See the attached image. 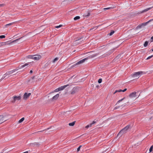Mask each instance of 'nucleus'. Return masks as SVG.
I'll return each mask as SVG.
<instances>
[{"mask_svg":"<svg viewBox=\"0 0 153 153\" xmlns=\"http://www.w3.org/2000/svg\"><path fill=\"white\" fill-rule=\"evenodd\" d=\"M23 37V36H22L20 38H19V39H17L16 40H14L10 43H9V42H10V41H7L6 42H1L0 43L1 44V46H4V45H10V44H11L12 43L16 42L19 40L20 39H22Z\"/></svg>","mask_w":153,"mask_h":153,"instance_id":"obj_1","label":"nucleus"},{"mask_svg":"<svg viewBox=\"0 0 153 153\" xmlns=\"http://www.w3.org/2000/svg\"><path fill=\"white\" fill-rule=\"evenodd\" d=\"M144 72L142 71L134 72L133 74L131 75V76L133 77H138V78L141 75L143 74Z\"/></svg>","mask_w":153,"mask_h":153,"instance_id":"obj_2","label":"nucleus"},{"mask_svg":"<svg viewBox=\"0 0 153 153\" xmlns=\"http://www.w3.org/2000/svg\"><path fill=\"white\" fill-rule=\"evenodd\" d=\"M153 20V19H151L149 20V21H148V22H146L143 23H142L140 25H138V26H137V27L135 29L137 30L138 29L141 28L143 26H145L146 25L149 23V22H151Z\"/></svg>","mask_w":153,"mask_h":153,"instance_id":"obj_3","label":"nucleus"},{"mask_svg":"<svg viewBox=\"0 0 153 153\" xmlns=\"http://www.w3.org/2000/svg\"><path fill=\"white\" fill-rule=\"evenodd\" d=\"M21 98V96L19 95L18 96H14L12 97L11 100V102L12 103H14L16 101L20 100Z\"/></svg>","mask_w":153,"mask_h":153,"instance_id":"obj_4","label":"nucleus"},{"mask_svg":"<svg viewBox=\"0 0 153 153\" xmlns=\"http://www.w3.org/2000/svg\"><path fill=\"white\" fill-rule=\"evenodd\" d=\"M68 85H63V86H62L59 88H58L54 90V92H57L60 91H62L64 89H65L66 87L68 86Z\"/></svg>","mask_w":153,"mask_h":153,"instance_id":"obj_5","label":"nucleus"},{"mask_svg":"<svg viewBox=\"0 0 153 153\" xmlns=\"http://www.w3.org/2000/svg\"><path fill=\"white\" fill-rule=\"evenodd\" d=\"M137 94H138V92H134L131 93L129 95V97L131 98H135L137 96Z\"/></svg>","mask_w":153,"mask_h":153,"instance_id":"obj_6","label":"nucleus"},{"mask_svg":"<svg viewBox=\"0 0 153 153\" xmlns=\"http://www.w3.org/2000/svg\"><path fill=\"white\" fill-rule=\"evenodd\" d=\"M31 93H27V92H25L24 94L23 97V99L24 100H26L28 98L30 95Z\"/></svg>","mask_w":153,"mask_h":153,"instance_id":"obj_7","label":"nucleus"},{"mask_svg":"<svg viewBox=\"0 0 153 153\" xmlns=\"http://www.w3.org/2000/svg\"><path fill=\"white\" fill-rule=\"evenodd\" d=\"M114 50H112L109 51L108 52H107L106 53H105L102 56V57H105L107 56H108L110 55L111 53H112L114 51Z\"/></svg>","mask_w":153,"mask_h":153,"instance_id":"obj_8","label":"nucleus"},{"mask_svg":"<svg viewBox=\"0 0 153 153\" xmlns=\"http://www.w3.org/2000/svg\"><path fill=\"white\" fill-rule=\"evenodd\" d=\"M29 145L31 147H39L40 146V144L38 143H30Z\"/></svg>","mask_w":153,"mask_h":153,"instance_id":"obj_9","label":"nucleus"},{"mask_svg":"<svg viewBox=\"0 0 153 153\" xmlns=\"http://www.w3.org/2000/svg\"><path fill=\"white\" fill-rule=\"evenodd\" d=\"M33 59L35 60H38L41 57V56L39 55H33Z\"/></svg>","mask_w":153,"mask_h":153,"instance_id":"obj_10","label":"nucleus"},{"mask_svg":"<svg viewBox=\"0 0 153 153\" xmlns=\"http://www.w3.org/2000/svg\"><path fill=\"white\" fill-rule=\"evenodd\" d=\"M59 94H58L54 96L52 98L49 99L50 101H52L53 100H56L59 97Z\"/></svg>","mask_w":153,"mask_h":153,"instance_id":"obj_11","label":"nucleus"},{"mask_svg":"<svg viewBox=\"0 0 153 153\" xmlns=\"http://www.w3.org/2000/svg\"><path fill=\"white\" fill-rule=\"evenodd\" d=\"M31 62H28L25 64L22 65H19L18 68L19 69H21L22 68L30 64Z\"/></svg>","mask_w":153,"mask_h":153,"instance_id":"obj_12","label":"nucleus"},{"mask_svg":"<svg viewBox=\"0 0 153 153\" xmlns=\"http://www.w3.org/2000/svg\"><path fill=\"white\" fill-rule=\"evenodd\" d=\"M77 87L74 88L72 90L71 94H74L76 93L77 92Z\"/></svg>","mask_w":153,"mask_h":153,"instance_id":"obj_13","label":"nucleus"},{"mask_svg":"<svg viewBox=\"0 0 153 153\" xmlns=\"http://www.w3.org/2000/svg\"><path fill=\"white\" fill-rule=\"evenodd\" d=\"M90 15V12L89 11H88L87 12H86L83 14V16L85 17H88Z\"/></svg>","mask_w":153,"mask_h":153,"instance_id":"obj_14","label":"nucleus"},{"mask_svg":"<svg viewBox=\"0 0 153 153\" xmlns=\"http://www.w3.org/2000/svg\"><path fill=\"white\" fill-rule=\"evenodd\" d=\"M4 116L3 115H0V124L5 121L6 120L4 119Z\"/></svg>","mask_w":153,"mask_h":153,"instance_id":"obj_15","label":"nucleus"},{"mask_svg":"<svg viewBox=\"0 0 153 153\" xmlns=\"http://www.w3.org/2000/svg\"><path fill=\"white\" fill-rule=\"evenodd\" d=\"M13 73H14V71H13V70H12L11 71H8L5 74H4V75H6V76L9 75H10V74H11Z\"/></svg>","mask_w":153,"mask_h":153,"instance_id":"obj_16","label":"nucleus"},{"mask_svg":"<svg viewBox=\"0 0 153 153\" xmlns=\"http://www.w3.org/2000/svg\"><path fill=\"white\" fill-rule=\"evenodd\" d=\"M116 7L115 6H111L109 7L105 8L103 9V10H108L109 9H114Z\"/></svg>","mask_w":153,"mask_h":153,"instance_id":"obj_17","label":"nucleus"},{"mask_svg":"<svg viewBox=\"0 0 153 153\" xmlns=\"http://www.w3.org/2000/svg\"><path fill=\"white\" fill-rule=\"evenodd\" d=\"M131 128V126L130 125H129L124 127V128L126 131H127L129 129Z\"/></svg>","mask_w":153,"mask_h":153,"instance_id":"obj_18","label":"nucleus"},{"mask_svg":"<svg viewBox=\"0 0 153 153\" xmlns=\"http://www.w3.org/2000/svg\"><path fill=\"white\" fill-rule=\"evenodd\" d=\"M124 134L123 132H122L121 131L119 132V133L117 134V137H120L122 135Z\"/></svg>","mask_w":153,"mask_h":153,"instance_id":"obj_19","label":"nucleus"},{"mask_svg":"<svg viewBox=\"0 0 153 153\" xmlns=\"http://www.w3.org/2000/svg\"><path fill=\"white\" fill-rule=\"evenodd\" d=\"M34 56L33 55H29L27 56L26 57L28 59H33Z\"/></svg>","mask_w":153,"mask_h":153,"instance_id":"obj_20","label":"nucleus"},{"mask_svg":"<svg viewBox=\"0 0 153 153\" xmlns=\"http://www.w3.org/2000/svg\"><path fill=\"white\" fill-rule=\"evenodd\" d=\"M75 123V121H74L73 122L69 123V125L70 126H73L74 125Z\"/></svg>","mask_w":153,"mask_h":153,"instance_id":"obj_21","label":"nucleus"},{"mask_svg":"<svg viewBox=\"0 0 153 153\" xmlns=\"http://www.w3.org/2000/svg\"><path fill=\"white\" fill-rule=\"evenodd\" d=\"M88 57H86V58H85L81 60V62H82V63H83L84 62H85V61L86 60L88 59Z\"/></svg>","mask_w":153,"mask_h":153,"instance_id":"obj_22","label":"nucleus"},{"mask_svg":"<svg viewBox=\"0 0 153 153\" xmlns=\"http://www.w3.org/2000/svg\"><path fill=\"white\" fill-rule=\"evenodd\" d=\"M88 57H86V58H85L81 60V62H82V63H83L84 62H85V61L86 60L88 59Z\"/></svg>","mask_w":153,"mask_h":153,"instance_id":"obj_23","label":"nucleus"},{"mask_svg":"<svg viewBox=\"0 0 153 153\" xmlns=\"http://www.w3.org/2000/svg\"><path fill=\"white\" fill-rule=\"evenodd\" d=\"M80 18V16H76L74 18V20H76L78 19H79Z\"/></svg>","mask_w":153,"mask_h":153,"instance_id":"obj_24","label":"nucleus"},{"mask_svg":"<svg viewBox=\"0 0 153 153\" xmlns=\"http://www.w3.org/2000/svg\"><path fill=\"white\" fill-rule=\"evenodd\" d=\"M25 119V118L24 117H22V118L19 121V123H22V122H23Z\"/></svg>","mask_w":153,"mask_h":153,"instance_id":"obj_25","label":"nucleus"},{"mask_svg":"<svg viewBox=\"0 0 153 153\" xmlns=\"http://www.w3.org/2000/svg\"><path fill=\"white\" fill-rule=\"evenodd\" d=\"M148 44V42L147 41H146L145 42L144 44V47H146Z\"/></svg>","mask_w":153,"mask_h":153,"instance_id":"obj_26","label":"nucleus"},{"mask_svg":"<svg viewBox=\"0 0 153 153\" xmlns=\"http://www.w3.org/2000/svg\"><path fill=\"white\" fill-rule=\"evenodd\" d=\"M58 59L59 58L58 57H56L53 60L52 62L53 63H54L56 61H57Z\"/></svg>","mask_w":153,"mask_h":153,"instance_id":"obj_27","label":"nucleus"},{"mask_svg":"<svg viewBox=\"0 0 153 153\" xmlns=\"http://www.w3.org/2000/svg\"><path fill=\"white\" fill-rule=\"evenodd\" d=\"M114 33V31L113 30H111V32L109 34H108L110 36H111Z\"/></svg>","mask_w":153,"mask_h":153,"instance_id":"obj_28","label":"nucleus"},{"mask_svg":"<svg viewBox=\"0 0 153 153\" xmlns=\"http://www.w3.org/2000/svg\"><path fill=\"white\" fill-rule=\"evenodd\" d=\"M122 92V90L121 89H119L118 90H116L115 91V92L114 93V94H115V93H117V92Z\"/></svg>","mask_w":153,"mask_h":153,"instance_id":"obj_29","label":"nucleus"},{"mask_svg":"<svg viewBox=\"0 0 153 153\" xmlns=\"http://www.w3.org/2000/svg\"><path fill=\"white\" fill-rule=\"evenodd\" d=\"M121 131L122 132H123V134H125V133H126V131H126V130H125L124 128L123 129H122Z\"/></svg>","mask_w":153,"mask_h":153,"instance_id":"obj_30","label":"nucleus"},{"mask_svg":"<svg viewBox=\"0 0 153 153\" xmlns=\"http://www.w3.org/2000/svg\"><path fill=\"white\" fill-rule=\"evenodd\" d=\"M121 131L122 132H123V134H125V133H126V131H126V130H125L124 128L123 129H122Z\"/></svg>","mask_w":153,"mask_h":153,"instance_id":"obj_31","label":"nucleus"},{"mask_svg":"<svg viewBox=\"0 0 153 153\" xmlns=\"http://www.w3.org/2000/svg\"><path fill=\"white\" fill-rule=\"evenodd\" d=\"M153 145H152L151 146V147H150V148L149 149V152H151L152 151V149H153Z\"/></svg>","mask_w":153,"mask_h":153,"instance_id":"obj_32","label":"nucleus"},{"mask_svg":"<svg viewBox=\"0 0 153 153\" xmlns=\"http://www.w3.org/2000/svg\"><path fill=\"white\" fill-rule=\"evenodd\" d=\"M13 23H11L9 24H7L5 25L6 27H8V26L12 25L13 24Z\"/></svg>","mask_w":153,"mask_h":153,"instance_id":"obj_33","label":"nucleus"},{"mask_svg":"<svg viewBox=\"0 0 153 153\" xmlns=\"http://www.w3.org/2000/svg\"><path fill=\"white\" fill-rule=\"evenodd\" d=\"M6 76V75H4H4H3V76L2 77V78H1V79H0V82L3 79L5 78Z\"/></svg>","mask_w":153,"mask_h":153,"instance_id":"obj_34","label":"nucleus"},{"mask_svg":"<svg viewBox=\"0 0 153 153\" xmlns=\"http://www.w3.org/2000/svg\"><path fill=\"white\" fill-rule=\"evenodd\" d=\"M92 126L91 124L90 123L89 125H88L86 126L85 128H88L89 127H91Z\"/></svg>","mask_w":153,"mask_h":153,"instance_id":"obj_35","label":"nucleus"},{"mask_svg":"<svg viewBox=\"0 0 153 153\" xmlns=\"http://www.w3.org/2000/svg\"><path fill=\"white\" fill-rule=\"evenodd\" d=\"M97 54H93L91 56H90L91 58H93L97 56Z\"/></svg>","mask_w":153,"mask_h":153,"instance_id":"obj_36","label":"nucleus"},{"mask_svg":"<svg viewBox=\"0 0 153 153\" xmlns=\"http://www.w3.org/2000/svg\"><path fill=\"white\" fill-rule=\"evenodd\" d=\"M124 99H125V97H124L123 98L120 100H119V101H118L117 102V104L120 103V102H121V101H123Z\"/></svg>","mask_w":153,"mask_h":153,"instance_id":"obj_37","label":"nucleus"},{"mask_svg":"<svg viewBox=\"0 0 153 153\" xmlns=\"http://www.w3.org/2000/svg\"><path fill=\"white\" fill-rule=\"evenodd\" d=\"M122 106V105H121V106H116V107H115L114 108V110H116V109H117L118 108H120Z\"/></svg>","mask_w":153,"mask_h":153,"instance_id":"obj_38","label":"nucleus"},{"mask_svg":"<svg viewBox=\"0 0 153 153\" xmlns=\"http://www.w3.org/2000/svg\"><path fill=\"white\" fill-rule=\"evenodd\" d=\"M62 26V25H59V26H55V27L56 28H59V27H61Z\"/></svg>","mask_w":153,"mask_h":153,"instance_id":"obj_39","label":"nucleus"},{"mask_svg":"<svg viewBox=\"0 0 153 153\" xmlns=\"http://www.w3.org/2000/svg\"><path fill=\"white\" fill-rule=\"evenodd\" d=\"M102 81V79H99V80H98V82L99 83H101Z\"/></svg>","mask_w":153,"mask_h":153,"instance_id":"obj_40","label":"nucleus"},{"mask_svg":"<svg viewBox=\"0 0 153 153\" xmlns=\"http://www.w3.org/2000/svg\"><path fill=\"white\" fill-rule=\"evenodd\" d=\"M153 56V55H152V56H149L146 59V60L149 59H151V58H152Z\"/></svg>","mask_w":153,"mask_h":153,"instance_id":"obj_41","label":"nucleus"},{"mask_svg":"<svg viewBox=\"0 0 153 153\" xmlns=\"http://www.w3.org/2000/svg\"><path fill=\"white\" fill-rule=\"evenodd\" d=\"M81 147H82L81 145H80L79 146V147L77 149V152H78L80 150V149Z\"/></svg>","mask_w":153,"mask_h":153,"instance_id":"obj_42","label":"nucleus"},{"mask_svg":"<svg viewBox=\"0 0 153 153\" xmlns=\"http://www.w3.org/2000/svg\"><path fill=\"white\" fill-rule=\"evenodd\" d=\"M5 36L4 35L0 36V39L4 38H5Z\"/></svg>","mask_w":153,"mask_h":153,"instance_id":"obj_43","label":"nucleus"},{"mask_svg":"<svg viewBox=\"0 0 153 153\" xmlns=\"http://www.w3.org/2000/svg\"><path fill=\"white\" fill-rule=\"evenodd\" d=\"M82 63V62H81V61L80 60V61H79V62H78L76 63V64L79 65V64H80Z\"/></svg>","mask_w":153,"mask_h":153,"instance_id":"obj_44","label":"nucleus"},{"mask_svg":"<svg viewBox=\"0 0 153 153\" xmlns=\"http://www.w3.org/2000/svg\"><path fill=\"white\" fill-rule=\"evenodd\" d=\"M16 68V69H14L13 70V71H14V72H15V71H17L18 70H19V68Z\"/></svg>","mask_w":153,"mask_h":153,"instance_id":"obj_45","label":"nucleus"},{"mask_svg":"<svg viewBox=\"0 0 153 153\" xmlns=\"http://www.w3.org/2000/svg\"><path fill=\"white\" fill-rule=\"evenodd\" d=\"M96 123V121H94L91 124V125H92L93 124H94Z\"/></svg>","mask_w":153,"mask_h":153,"instance_id":"obj_46","label":"nucleus"},{"mask_svg":"<svg viewBox=\"0 0 153 153\" xmlns=\"http://www.w3.org/2000/svg\"><path fill=\"white\" fill-rule=\"evenodd\" d=\"M4 5V4H0V9H2V7H3Z\"/></svg>","mask_w":153,"mask_h":153,"instance_id":"obj_47","label":"nucleus"},{"mask_svg":"<svg viewBox=\"0 0 153 153\" xmlns=\"http://www.w3.org/2000/svg\"><path fill=\"white\" fill-rule=\"evenodd\" d=\"M78 65V64H76V63L74 64V65H73L72 66H71V67H75V66H76V65Z\"/></svg>","mask_w":153,"mask_h":153,"instance_id":"obj_48","label":"nucleus"},{"mask_svg":"<svg viewBox=\"0 0 153 153\" xmlns=\"http://www.w3.org/2000/svg\"><path fill=\"white\" fill-rule=\"evenodd\" d=\"M98 27V26H95V27H94L93 28H94V29L95 30Z\"/></svg>","mask_w":153,"mask_h":153,"instance_id":"obj_49","label":"nucleus"},{"mask_svg":"<svg viewBox=\"0 0 153 153\" xmlns=\"http://www.w3.org/2000/svg\"><path fill=\"white\" fill-rule=\"evenodd\" d=\"M127 90V88H125L123 90H122V92H125Z\"/></svg>","mask_w":153,"mask_h":153,"instance_id":"obj_50","label":"nucleus"},{"mask_svg":"<svg viewBox=\"0 0 153 153\" xmlns=\"http://www.w3.org/2000/svg\"><path fill=\"white\" fill-rule=\"evenodd\" d=\"M148 10H143L140 13H143V12H144L147 11Z\"/></svg>","mask_w":153,"mask_h":153,"instance_id":"obj_51","label":"nucleus"},{"mask_svg":"<svg viewBox=\"0 0 153 153\" xmlns=\"http://www.w3.org/2000/svg\"><path fill=\"white\" fill-rule=\"evenodd\" d=\"M151 39L152 40L151 41V42H152L153 41V36H152L151 38Z\"/></svg>","mask_w":153,"mask_h":153,"instance_id":"obj_52","label":"nucleus"},{"mask_svg":"<svg viewBox=\"0 0 153 153\" xmlns=\"http://www.w3.org/2000/svg\"><path fill=\"white\" fill-rule=\"evenodd\" d=\"M34 77H35V76H33V77H31V78L32 79H34Z\"/></svg>","mask_w":153,"mask_h":153,"instance_id":"obj_53","label":"nucleus"},{"mask_svg":"<svg viewBox=\"0 0 153 153\" xmlns=\"http://www.w3.org/2000/svg\"><path fill=\"white\" fill-rule=\"evenodd\" d=\"M30 73H33V71L32 70H30Z\"/></svg>","mask_w":153,"mask_h":153,"instance_id":"obj_54","label":"nucleus"},{"mask_svg":"<svg viewBox=\"0 0 153 153\" xmlns=\"http://www.w3.org/2000/svg\"><path fill=\"white\" fill-rule=\"evenodd\" d=\"M96 87L97 88H99V86L98 85H97Z\"/></svg>","mask_w":153,"mask_h":153,"instance_id":"obj_55","label":"nucleus"},{"mask_svg":"<svg viewBox=\"0 0 153 153\" xmlns=\"http://www.w3.org/2000/svg\"><path fill=\"white\" fill-rule=\"evenodd\" d=\"M81 39V38H80V39H77V40H76V41H79V40H80V39Z\"/></svg>","mask_w":153,"mask_h":153,"instance_id":"obj_56","label":"nucleus"},{"mask_svg":"<svg viewBox=\"0 0 153 153\" xmlns=\"http://www.w3.org/2000/svg\"><path fill=\"white\" fill-rule=\"evenodd\" d=\"M151 8H148L147 9H146L145 10H150V9Z\"/></svg>","mask_w":153,"mask_h":153,"instance_id":"obj_57","label":"nucleus"},{"mask_svg":"<svg viewBox=\"0 0 153 153\" xmlns=\"http://www.w3.org/2000/svg\"><path fill=\"white\" fill-rule=\"evenodd\" d=\"M44 131V130H43V131H38V132H36V133H38V132H42V131Z\"/></svg>","mask_w":153,"mask_h":153,"instance_id":"obj_58","label":"nucleus"},{"mask_svg":"<svg viewBox=\"0 0 153 153\" xmlns=\"http://www.w3.org/2000/svg\"><path fill=\"white\" fill-rule=\"evenodd\" d=\"M93 29H94V28H91V29H90V30H93Z\"/></svg>","mask_w":153,"mask_h":153,"instance_id":"obj_59","label":"nucleus"},{"mask_svg":"<svg viewBox=\"0 0 153 153\" xmlns=\"http://www.w3.org/2000/svg\"><path fill=\"white\" fill-rule=\"evenodd\" d=\"M24 153H28V151H26V152H24Z\"/></svg>","mask_w":153,"mask_h":153,"instance_id":"obj_60","label":"nucleus"},{"mask_svg":"<svg viewBox=\"0 0 153 153\" xmlns=\"http://www.w3.org/2000/svg\"><path fill=\"white\" fill-rule=\"evenodd\" d=\"M49 128H47V130H48Z\"/></svg>","mask_w":153,"mask_h":153,"instance_id":"obj_61","label":"nucleus"},{"mask_svg":"<svg viewBox=\"0 0 153 153\" xmlns=\"http://www.w3.org/2000/svg\"><path fill=\"white\" fill-rule=\"evenodd\" d=\"M152 51H153V49H152Z\"/></svg>","mask_w":153,"mask_h":153,"instance_id":"obj_62","label":"nucleus"},{"mask_svg":"<svg viewBox=\"0 0 153 153\" xmlns=\"http://www.w3.org/2000/svg\"><path fill=\"white\" fill-rule=\"evenodd\" d=\"M105 45H103V46H102V47H103V46H104Z\"/></svg>","mask_w":153,"mask_h":153,"instance_id":"obj_63","label":"nucleus"},{"mask_svg":"<svg viewBox=\"0 0 153 153\" xmlns=\"http://www.w3.org/2000/svg\"><path fill=\"white\" fill-rule=\"evenodd\" d=\"M65 1H63V3H64Z\"/></svg>","mask_w":153,"mask_h":153,"instance_id":"obj_64","label":"nucleus"}]
</instances>
